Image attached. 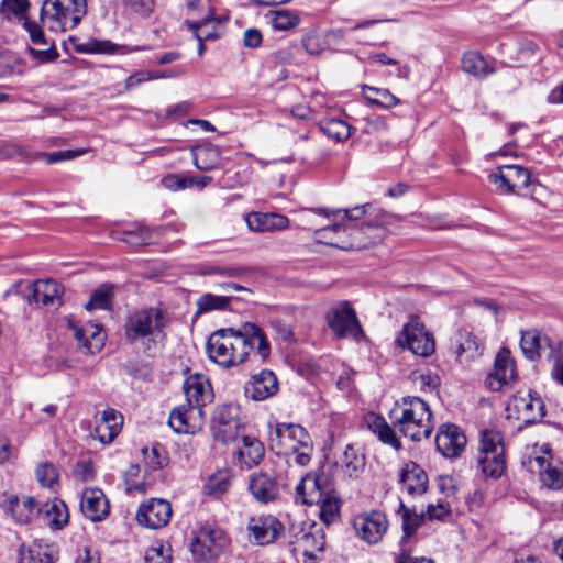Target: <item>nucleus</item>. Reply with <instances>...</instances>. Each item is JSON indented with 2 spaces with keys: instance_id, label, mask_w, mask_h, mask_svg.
<instances>
[{
  "instance_id": "obj_44",
  "label": "nucleus",
  "mask_w": 563,
  "mask_h": 563,
  "mask_svg": "<svg viewBox=\"0 0 563 563\" xmlns=\"http://www.w3.org/2000/svg\"><path fill=\"white\" fill-rule=\"evenodd\" d=\"M113 297V288L110 285H101L99 288L93 290L90 296V300L85 305L86 310L91 311L93 309H111V301Z\"/></svg>"
},
{
  "instance_id": "obj_61",
  "label": "nucleus",
  "mask_w": 563,
  "mask_h": 563,
  "mask_svg": "<svg viewBox=\"0 0 563 563\" xmlns=\"http://www.w3.org/2000/svg\"><path fill=\"white\" fill-rule=\"evenodd\" d=\"M302 46L305 51L311 55L320 54L323 51L320 36L317 32H310L302 37Z\"/></svg>"
},
{
  "instance_id": "obj_53",
  "label": "nucleus",
  "mask_w": 563,
  "mask_h": 563,
  "mask_svg": "<svg viewBox=\"0 0 563 563\" xmlns=\"http://www.w3.org/2000/svg\"><path fill=\"white\" fill-rule=\"evenodd\" d=\"M151 239L152 233L145 227H137L135 230L125 231L121 238L123 242L134 246L148 244Z\"/></svg>"
},
{
  "instance_id": "obj_58",
  "label": "nucleus",
  "mask_w": 563,
  "mask_h": 563,
  "mask_svg": "<svg viewBox=\"0 0 563 563\" xmlns=\"http://www.w3.org/2000/svg\"><path fill=\"white\" fill-rule=\"evenodd\" d=\"M87 336L90 340L89 353L100 351L103 345V335L101 334V327L97 323H86Z\"/></svg>"
},
{
  "instance_id": "obj_42",
  "label": "nucleus",
  "mask_w": 563,
  "mask_h": 563,
  "mask_svg": "<svg viewBox=\"0 0 563 563\" xmlns=\"http://www.w3.org/2000/svg\"><path fill=\"white\" fill-rule=\"evenodd\" d=\"M371 205L366 203V205H363V206H357V207H354L352 209H342V210H329V209H325V208H313V209H309V210H305L303 211V214H305V218L308 220V217L313 213V214H317V216H322L324 218H331V217H334L335 214L338 213H341L343 212L344 213V218L349 219V220H358L361 219L362 217L366 216L368 213V209H371Z\"/></svg>"
},
{
  "instance_id": "obj_21",
  "label": "nucleus",
  "mask_w": 563,
  "mask_h": 563,
  "mask_svg": "<svg viewBox=\"0 0 563 563\" xmlns=\"http://www.w3.org/2000/svg\"><path fill=\"white\" fill-rule=\"evenodd\" d=\"M80 510L91 521H101L109 515L110 507L101 489L87 488L81 496Z\"/></svg>"
},
{
  "instance_id": "obj_35",
  "label": "nucleus",
  "mask_w": 563,
  "mask_h": 563,
  "mask_svg": "<svg viewBox=\"0 0 563 563\" xmlns=\"http://www.w3.org/2000/svg\"><path fill=\"white\" fill-rule=\"evenodd\" d=\"M314 504L320 507L319 517L324 525L330 526L340 519L341 499L333 492H329Z\"/></svg>"
},
{
  "instance_id": "obj_27",
  "label": "nucleus",
  "mask_w": 563,
  "mask_h": 563,
  "mask_svg": "<svg viewBox=\"0 0 563 563\" xmlns=\"http://www.w3.org/2000/svg\"><path fill=\"white\" fill-rule=\"evenodd\" d=\"M475 462L476 470L484 478L493 476V432L489 429L481 431Z\"/></svg>"
},
{
  "instance_id": "obj_63",
  "label": "nucleus",
  "mask_w": 563,
  "mask_h": 563,
  "mask_svg": "<svg viewBox=\"0 0 563 563\" xmlns=\"http://www.w3.org/2000/svg\"><path fill=\"white\" fill-rule=\"evenodd\" d=\"M426 515V518L430 520H443L446 516L451 514V509L449 504L439 503L437 505L430 504L427 507V511L423 512Z\"/></svg>"
},
{
  "instance_id": "obj_32",
  "label": "nucleus",
  "mask_w": 563,
  "mask_h": 563,
  "mask_svg": "<svg viewBox=\"0 0 563 563\" xmlns=\"http://www.w3.org/2000/svg\"><path fill=\"white\" fill-rule=\"evenodd\" d=\"M238 459L247 468L258 464L264 456V445L252 437H243L242 445L238 448Z\"/></svg>"
},
{
  "instance_id": "obj_19",
  "label": "nucleus",
  "mask_w": 563,
  "mask_h": 563,
  "mask_svg": "<svg viewBox=\"0 0 563 563\" xmlns=\"http://www.w3.org/2000/svg\"><path fill=\"white\" fill-rule=\"evenodd\" d=\"M399 484L409 496L418 497L428 490L429 479L419 464L407 461L399 471Z\"/></svg>"
},
{
  "instance_id": "obj_48",
  "label": "nucleus",
  "mask_w": 563,
  "mask_h": 563,
  "mask_svg": "<svg viewBox=\"0 0 563 563\" xmlns=\"http://www.w3.org/2000/svg\"><path fill=\"white\" fill-rule=\"evenodd\" d=\"M364 457L360 456L352 446L347 445L342 459V466L344 467L346 474L350 477L357 476L358 473L364 468Z\"/></svg>"
},
{
  "instance_id": "obj_15",
  "label": "nucleus",
  "mask_w": 563,
  "mask_h": 563,
  "mask_svg": "<svg viewBox=\"0 0 563 563\" xmlns=\"http://www.w3.org/2000/svg\"><path fill=\"white\" fill-rule=\"evenodd\" d=\"M466 437L457 427L453 423L443 424L435 435L437 450L449 459L457 457L462 454L466 445Z\"/></svg>"
},
{
  "instance_id": "obj_13",
  "label": "nucleus",
  "mask_w": 563,
  "mask_h": 563,
  "mask_svg": "<svg viewBox=\"0 0 563 563\" xmlns=\"http://www.w3.org/2000/svg\"><path fill=\"white\" fill-rule=\"evenodd\" d=\"M172 512V506L167 500L153 498L140 506L136 520L142 526L158 529L169 522Z\"/></svg>"
},
{
  "instance_id": "obj_47",
  "label": "nucleus",
  "mask_w": 563,
  "mask_h": 563,
  "mask_svg": "<svg viewBox=\"0 0 563 563\" xmlns=\"http://www.w3.org/2000/svg\"><path fill=\"white\" fill-rule=\"evenodd\" d=\"M343 233H347V229L342 223L325 225L314 231L317 241L328 245H336Z\"/></svg>"
},
{
  "instance_id": "obj_64",
  "label": "nucleus",
  "mask_w": 563,
  "mask_h": 563,
  "mask_svg": "<svg viewBox=\"0 0 563 563\" xmlns=\"http://www.w3.org/2000/svg\"><path fill=\"white\" fill-rule=\"evenodd\" d=\"M505 448L501 441L495 440V478L500 477L506 470Z\"/></svg>"
},
{
  "instance_id": "obj_18",
  "label": "nucleus",
  "mask_w": 563,
  "mask_h": 563,
  "mask_svg": "<svg viewBox=\"0 0 563 563\" xmlns=\"http://www.w3.org/2000/svg\"><path fill=\"white\" fill-rule=\"evenodd\" d=\"M278 389V379L274 372L269 369H263L252 375L244 386L245 395L256 401L266 400L275 396Z\"/></svg>"
},
{
  "instance_id": "obj_54",
  "label": "nucleus",
  "mask_w": 563,
  "mask_h": 563,
  "mask_svg": "<svg viewBox=\"0 0 563 563\" xmlns=\"http://www.w3.org/2000/svg\"><path fill=\"white\" fill-rule=\"evenodd\" d=\"M59 473L53 463H43L36 468V477L43 487H53L57 482Z\"/></svg>"
},
{
  "instance_id": "obj_5",
  "label": "nucleus",
  "mask_w": 563,
  "mask_h": 563,
  "mask_svg": "<svg viewBox=\"0 0 563 563\" xmlns=\"http://www.w3.org/2000/svg\"><path fill=\"white\" fill-rule=\"evenodd\" d=\"M64 287L53 279L38 280L36 283L19 282L14 284L7 295H20L29 305L42 303L43 306H60Z\"/></svg>"
},
{
  "instance_id": "obj_14",
  "label": "nucleus",
  "mask_w": 563,
  "mask_h": 563,
  "mask_svg": "<svg viewBox=\"0 0 563 563\" xmlns=\"http://www.w3.org/2000/svg\"><path fill=\"white\" fill-rule=\"evenodd\" d=\"M496 168L495 186L505 194L516 192L530 184L529 170L520 165H498Z\"/></svg>"
},
{
  "instance_id": "obj_55",
  "label": "nucleus",
  "mask_w": 563,
  "mask_h": 563,
  "mask_svg": "<svg viewBox=\"0 0 563 563\" xmlns=\"http://www.w3.org/2000/svg\"><path fill=\"white\" fill-rule=\"evenodd\" d=\"M144 563H170V549L162 543H156L146 550Z\"/></svg>"
},
{
  "instance_id": "obj_16",
  "label": "nucleus",
  "mask_w": 563,
  "mask_h": 563,
  "mask_svg": "<svg viewBox=\"0 0 563 563\" xmlns=\"http://www.w3.org/2000/svg\"><path fill=\"white\" fill-rule=\"evenodd\" d=\"M280 521L272 515L252 517L247 522V531L254 542L266 545L274 542L283 532Z\"/></svg>"
},
{
  "instance_id": "obj_11",
  "label": "nucleus",
  "mask_w": 563,
  "mask_h": 563,
  "mask_svg": "<svg viewBox=\"0 0 563 563\" xmlns=\"http://www.w3.org/2000/svg\"><path fill=\"white\" fill-rule=\"evenodd\" d=\"M238 413V407L228 404L220 405L214 409L212 431L218 441L230 442L238 438L241 427Z\"/></svg>"
},
{
  "instance_id": "obj_3",
  "label": "nucleus",
  "mask_w": 563,
  "mask_h": 563,
  "mask_svg": "<svg viewBox=\"0 0 563 563\" xmlns=\"http://www.w3.org/2000/svg\"><path fill=\"white\" fill-rule=\"evenodd\" d=\"M393 424L412 441H421L431 435L434 423L429 405L419 397H405L390 411Z\"/></svg>"
},
{
  "instance_id": "obj_36",
  "label": "nucleus",
  "mask_w": 563,
  "mask_h": 563,
  "mask_svg": "<svg viewBox=\"0 0 563 563\" xmlns=\"http://www.w3.org/2000/svg\"><path fill=\"white\" fill-rule=\"evenodd\" d=\"M54 560L53 547L44 545L42 541H34L26 552L20 550L19 563H54Z\"/></svg>"
},
{
  "instance_id": "obj_8",
  "label": "nucleus",
  "mask_w": 563,
  "mask_h": 563,
  "mask_svg": "<svg viewBox=\"0 0 563 563\" xmlns=\"http://www.w3.org/2000/svg\"><path fill=\"white\" fill-rule=\"evenodd\" d=\"M397 342L413 354L428 357L435 351V340L417 317L410 319L402 328Z\"/></svg>"
},
{
  "instance_id": "obj_41",
  "label": "nucleus",
  "mask_w": 563,
  "mask_h": 563,
  "mask_svg": "<svg viewBox=\"0 0 563 563\" xmlns=\"http://www.w3.org/2000/svg\"><path fill=\"white\" fill-rule=\"evenodd\" d=\"M232 474L230 471H219L208 477L203 489L206 495L214 498L221 497L231 487Z\"/></svg>"
},
{
  "instance_id": "obj_23",
  "label": "nucleus",
  "mask_w": 563,
  "mask_h": 563,
  "mask_svg": "<svg viewBox=\"0 0 563 563\" xmlns=\"http://www.w3.org/2000/svg\"><path fill=\"white\" fill-rule=\"evenodd\" d=\"M518 379L517 367L510 351L507 347H500L495 355V383L498 389L511 388Z\"/></svg>"
},
{
  "instance_id": "obj_2",
  "label": "nucleus",
  "mask_w": 563,
  "mask_h": 563,
  "mask_svg": "<svg viewBox=\"0 0 563 563\" xmlns=\"http://www.w3.org/2000/svg\"><path fill=\"white\" fill-rule=\"evenodd\" d=\"M169 317L161 308L152 307L131 313L125 322V336L140 343L145 351L156 350L166 339Z\"/></svg>"
},
{
  "instance_id": "obj_7",
  "label": "nucleus",
  "mask_w": 563,
  "mask_h": 563,
  "mask_svg": "<svg viewBox=\"0 0 563 563\" xmlns=\"http://www.w3.org/2000/svg\"><path fill=\"white\" fill-rule=\"evenodd\" d=\"M506 418L516 419L523 424H531L545 416V406L540 396L536 393L527 395H515L505 407Z\"/></svg>"
},
{
  "instance_id": "obj_52",
  "label": "nucleus",
  "mask_w": 563,
  "mask_h": 563,
  "mask_svg": "<svg viewBox=\"0 0 563 563\" xmlns=\"http://www.w3.org/2000/svg\"><path fill=\"white\" fill-rule=\"evenodd\" d=\"M312 445L311 442H307L300 445V449L296 448L294 451L284 452L280 455L285 456L288 463L294 462L298 466H306L311 461Z\"/></svg>"
},
{
  "instance_id": "obj_45",
  "label": "nucleus",
  "mask_w": 563,
  "mask_h": 563,
  "mask_svg": "<svg viewBox=\"0 0 563 563\" xmlns=\"http://www.w3.org/2000/svg\"><path fill=\"white\" fill-rule=\"evenodd\" d=\"M30 7L31 4L29 0H2L0 4V13L8 20L14 16L23 22L24 19H27Z\"/></svg>"
},
{
  "instance_id": "obj_17",
  "label": "nucleus",
  "mask_w": 563,
  "mask_h": 563,
  "mask_svg": "<svg viewBox=\"0 0 563 563\" xmlns=\"http://www.w3.org/2000/svg\"><path fill=\"white\" fill-rule=\"evenodd\" d=\"M349 236L352 239L349 246L354 249H366L379 243L386 235V229L378 222L366 221L362 224L346 225Z\"/></svg>"
},
{
  "instance_id": "obj_20",
  "label": "nucleus",
  "mask_w": 563,
  "mask_h": 563,
  "mask_svg": "<svg viewBox=\"0 0 563 563\" xmlns=\"http://www.w3.org/2000/svg\"><path fill=\"white\" fill-rule=\"evenodd\" d=\"M201 417L202 409L187 402L172 410L169 426L178 433H195L200 429Z\"/></svg>"
},
{
  "instance_id": "obj_28",
  "label": "nucleus",
  "mask_w": 563,
  "mask_h": 563,
  "mask_svg": "<svg viewBox=\"0 0 563 563\" xmlns=\"http://www.w3.org/2000/svg\"><path fill=\"white\" fill-rule=\"evenodd\" d=\"M249 489L253 497L263 504L276 499L279 493L276 479L264 473L251 477Z\"/></svg>"
},
{
  "instance_id": "obj_40",
  "label": "nucleus",
  "mask_w": 563,
  "mask_h": 563,
  "mask_svg": "<svg viewBox=\"0 0 563 563\" xmlns=\"http://www.w3.org/2000/svg\"><path fill=\"white\" fill-rule=\"evenodd\" d=\"M398 512L401 515L404 530V537L401 538L400 543L404 544L426 521V515L423 512L417 514L410 510L404 503H400Z\"/></svg>"
},
{
  "instance_id": "obj_39",
  "label": "nucleus",
  "mask_w": 563,
  "mask_h": 563,
  "mask_svg": "<svg viewBox=\"0 0 563 563\" xmlns=\"http://www.w3.org/2000/svg\"><path fill=\"white\" fill-rule=\"evenodd\" d=\"M45 506V518L51 528L58 530L68 523L69 514L63 500L54 499Z\"/></svg>"
},
{
  "instance_id": "obj_34",
  "label": "nucleus",
  "mask_w": 563,
  "mask_h": 563,
  "mask_svg": "<svg viewBox=\"0 0 563 563\" xmlns=\"http://www.w3.org/2000/svg\"><path fill=\"white\" fill-rule=\"evenodd\" d=\"M194 165L199 170H211L220 164V151L217 146L208 144L191 150Z\"/></svg>"
},
{
  "instance_id": "obj_10",
  "label": "nucleus",
  "mask_w": 563,
  "mask_h": 563,
  "mask_svg": "<svg viewBox=\"0 0 563 563\" xmlns=\"http://www.w3.org/2000/svg\"><path fill=\"white\" fill-rule=\"evenodd\" d=\"M311 442L309 433L299 424L278 423L274 432L271 434V446L276 454L300 449L301 444Z\"/></svg>"
},
{
  "instance_id": "obj_9",
  "label": "nucleus",
  "mask_w": 563,
  "mask_h": 563,
  "mask_svg": "<svg viewBox=\"0 0 563 563\" xmlns=\"http://www.w3.org/2000/svg\"><path fill=\"white\" fill-rule=\"evenodd\" d=\"M229 539L218 527L203 526L191 543V552L203 561L216 560L227 548Z\"/></svg>"
},
{
  "instance_id": "obj_50",
  "label": "nucleus",
  "mask_w": 563,
  "mask_h": 563,
  "mask_svg": "<svg viewBox=\"0 0 563 563\" xmlns=\"http://www.w3.org/2000/svg\"><path fill=\"white\" fill-rule=\"evenodd\" d=\"M272 13V23L276 30L287 31L296 27L300 22V18L295 11L277 10Z\"/></svg>"
},
{
  "instance_id": "obj_6",
  "label": "nucleus",
  "mask_w": 563,
  "mask_h": 563,
  "mask_svg": "<svg viewBox=\"0 0 563 563\" xmlns=\"http://www.w3.org/2000/svg\"><path fill=\"white\" fill-rule=\"evenodd\" d=\"M325 320L336 338L358 341L364 336L356 312L347 301L331 307L325 313Z\"/></svg>"
},
{
  "instance_id": "obj_57",
  "label": "nucleus",
  "mask_w": 563,
  "mask_h": 563,
  "mask_svg": "<svg viewBox=\"0 0 563 563\" xmlns=\"http://www.w3.org/2000/svg\"><path fill=\"white\" fill-rule=\"evenodd\" d=\"M251 268L249 267H234V266H211L206 271L208 275H221L230 278H239L245 274H249Z\"/></svg>"
},
{
  "instance_id": "obj_30",
  "label": "nucleus",
  "mask_w": 563,
  "mask_h": 563,
  "mask_svg": "<svg viewBox=\"0 0 563 563\" xmlns=\"http://www.w3.org/2000/svg\"><path fill=\"white\" fill-rule=\"evenodd\" d=\"M5 510L19 523H29L40 514L33 497H25L20 500L16 496H10L7 500Z\"/></svg>"
},
{
  "instance_id": "obj_46",
  "label": "nucleus",
  "mask_w": 563,
  "mask_h": 563,
  "mask_svg": "<svg viewBox=\"0 0 563 563\" xmlns=\"http://www.w3.org/2000/svg\"><path fill=\"white\" fill-rule=\"evenodd\" d=\"M232 297L205 294L197 300V313H206L212 310H224L229 307Z\"/></svg>"
},
{
  "instance_id": "obj_24",
  "label": "nucleus",
  "mask_w": 563,
  "mask_h": 563,
  "mask_svg": "<svg viewBox=\"0 0 563 563\" xmlns=\"http://www.w3.org/2000/svg\"><path fill=\"white\" fill-rule=\"evenodd\" d=\"M529 464L532 472L539 473L547 487L556 490L563 488V465H553L547 456H534Z\"/></svg>"
},
{
  "instance_id": "obj_51",
  "label": "nucleus",
  "mask_w": 563,
  "mask_h": 563,
  "mask_svg": "<svg viewBox=\"0 0 563 563\" xmlns=\"http://www.w3.org/2000/svg\"><path fill=\"white\" fill-rule=\"evenodd\" d=\"M410 379L422 391H432L440 386V377L430 371H415L410 374Z\"/></svg>"
},
{
  "instance_id": "obj_22",
  "label": "nucleus",
  "mask_w": 563,
  "mask_h": 563,
  "mask_svg": "<svg viewBox=\"0 0 563 563\" xmlns=\"http://www.w3.org/2000/svg\"><path fill=\"white\" fill-rule=\"evenodd\" d=\"M187 402L202 408L212 400L213 394L209 379L202 374L189 375L183 385Z\"/></svg>"
},
{
  "instance_id": "obj_56",
  "label": "nucleus",
  "mask_w": 563,
  "mask_h": 563,
  "mask_svg": "<svg viewBox=\"0 0 563 563\" xmlns=\"http://www.w3.org/2000/svg\"><path fill=\"white\" fill-rule=\"evenodd\" d=\"M164 77H166L164 74L142 70L129 76L125 80L124 87L125 90H131L145 81Z\"/></svg>"
},
{
  "instance_id": "obj_43",
  "label": "nucleus",
  "mask_w": 563,
  "mask_h": 563,
  "mask_svg": "<svg viewBox=\"0 0 563 563\" xmlns=\"http://www.w3.org/2000/svg\"><path fill=\"white\" fill-rule=\"evenodd\" d=\"M462 68L465 73L477 78L488 75L489 66L484 57L477 52H468L462 58Z\"/></svg>"
},
{
  "instance_id": "obj_12",
  "label": "nucleus",
  "mask_w": 563,
  "mask_h": 563,
  "mask_svg": "<svg viewBox=\"0 0 563 563\" xmlns=\"http://www.w3.org/2000/svg\"><path fill=\"white\" fill-rule=\"evenodd\" d=\"M356 534L369 544L378 543L388 529V520L382 511H371L357 515L353 520Z\"/></svg>"
},
{
  "instance_id": "obj_26",
  "label": "nucleus",
  "mask_w": 563,
  "mask_h": 563,
  "mask_svg": "<svg viewBox=\"0 0 563 563\" xmlns=\"http://www.w3.org/2000/svg\"><path fill=\"white\" fill-rule=\"evenodd\" d=\"M327 477L316 473L307 474L296 488L297 496L301 498L306 505H313L319 498L329 492L324 490Z\"/></svg>"
},
{
  "instance_id": "obj_25",
  "label": "nucleus",
  "mask_w": 563,
  "mask_h": 563,
  "mask_svg": "<svg viewBox=\"0 0 563 563\" xmlns=\"http://www.w3.org/2000/svg\"><path fill=\"white\" fill-rule=\"evenodd\" d=\"M245 220L249 229L254 232H274L289 227V219L275 212H251Z\"/></svg>"
},
{
  "instance_id": "obj_62",
  "label": "nucleus",
  "mask_w": 563,
  "mask_h": 563,
  "mask_svg": "<svg viewBox=\"0 0 563 563\" xmlns=\"http://www.w3.org/2000/svg\"><path fill=\"white\" fill-rule=\"evenodd\" d=\"M125 5L133 12L147 16L154 9V0H125Z\"/></svg>"
},
{
  "instance_id": "obj_37",
  "label": "nucleus",
  "mask_w": 563,
  "mask_h": 563,
  "mask_svg": "<svg viewBox=\"0 0 563 563\" xmlns=\"http://www.w3.org/2000/svg\"><path fill=\"white\" fill-rule=\"evenodd\" d=\"M319 130L329 139L343 142L352 135L353 128L341 119H324L319 123Z\"/></svg>"
},
{
  "instance_id": "obj_38",
  "label": "nucleus",
  "mask_w": 563,
  "mask_h": 563,
  "mask_svg": "<svg viewBox=\"0 0 563 563\" xmlns=\"http://www.w3.org/2000/svg\"><path fill=\"white\" fill-rule=\"evenodd\" d=\"M364 98L374 106L380 108H393L400 103V100L394 96L388 89L371 87L364 85L362 87Z\"/></svg>"
},
{
  "instance_id": "obj_1",
  "label": "nucleus",
  "mask_w": 563,
  "mask_h": 563,
  "mask_svg": "<svg viewBox=\"0 0 563 563\" xmlns=\"http://www.w3.org/2000/svg\"><path fill=\"white\" fill-rule=\"evenodd\" d=\"M255 343H257V353L262 360H265L271 352L269 342L263 329L247 322L239 330L224 328L212 332L206 350L212 362L230 368L245 362Z\"/></svg>"
},
{
  "instance_id": "obj_4",
  "label": "nucleus",
  "mask_w": 563,
  "mask_h": 563,
  "mask_svg": "<svg viewBox=\"0 0 563 563\" xmlns=\"http://www.w3.org/2000/svg\"><path fill=\"white\" fill-rule=\"evenodd\" d=\"M87 13V0H45L41 21L49 31L65 32L75 29Z\"/></svg>"
},
{
  "instance_id": "obj_49",
  "label": "nucleus",
  "mask_w": 563,
  "mask_h": 563,
  "mask_svg": "<svg viewBox=\"0 0 563 563\" xmlns=\"http://www.w3.org/2000/svg\"><path fill=\"white\" fill-rule=\"evenodd\" d=\"M142 452H143L146 465L152 470L163 468L168 463L167 453H166L165 449L158 443L153 444L151 450L143 449Z\"/></svg>"
},
{
  "instance_id": "obj_60",
  "label": "nucleus",
  "mask_w": 563,
  "mask_h": 563,
  "mask_svg": "<svg viewBox=\"0 0 563 563\" xmlns=\"http://www.w3.org/2000/svg\"><path fill=\"white\" fill-rule=\"evenodd\" d=\"M548 358L553 360L551 377L554 382L563 386V352H556L552 349Z\"/></svg>"
},
{
  "instance_id": "obj_29",
  "label": "nucleus",
  "mask_w": 563,
  "mask_h": 563,
  "mask_svg": "<svg viewBox=\"0 0 563 563\" xmlns=\"http://www.w3.org/2000/svg\"><path fill=\"white\" fill-rule=\"evenodd\" d=\"M123 424V416L115 409L108 408L102 411L101 421L96 426V433L100 442L110 443L119 434Z\"/></svg>"
},
{
  "instance_id": "obj_33",
  "label": "nucleus",
  "mask_w": 563,
  "mask_h": 563,
  "mask_svg": "<svg viewBox=\"0 0 563 563\" xmlns=\"http://www.w3.org/2000/svg\"><path fill=\"white\" fill-rule=\"evenodd\" d=\"M543 342L548 343L551 351L552 349L555 351L549 339L545 336L543 338L536 330L521 332L520 347L523 355L530 361L540 358V351L543 346Z\"/></svg>"
},
{
  "instance_id": "obj_31",
  "label": "nucleus",
  "mask_w": 563,
  "mask_h": 563,
  "mask_svg": "<svg viewBox=\"0 0 563 563\" xmlns=\"http://www.w3.org/2000/svg\"><path fill=\"white\" fill-rule=\"evenodd\" d=\"M365 423L384 444L390 445L395 450L401 448L399 438L382 416L368 413L365 416Z\"/></svg>"
},
{
  "instance_id": "obj_59",
  "label": "nucleus",
  "mask_w": 563,
  "mask_h": 563,
  "mask_svg": "<svg viewBox=\"0 0 563 563\" xmlns=\"http://www.w3.org/2000/svg\"><path fill=\"white\" fill-rule=\"evenodd\" d=\"M23 27L29 33L30 40L35 45H46V38L43 32V29L40 24L34 21H31L29 18L24 19Z\"/></svg>"
}]
</instances>
